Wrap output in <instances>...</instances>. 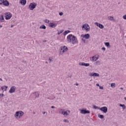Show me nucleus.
I'll return each mask as SVG.
<instances>
[{
  "instance_id": "obj_1",
  "label": "nucleus",
  "mask_w": 126,
  "mask_h": 126,
  "mask_svg": "<svg viewBox=\"0 0 126 126\" xmlns=\"http://www.w3.org/2000/svg\"><path fill=\"white\" fill-rule=\"evenodd\" d=\"M67 42L72 43L73 45H74L78 43V40H77V38L75 36L70 34L67 36Z\"/></svg>"
},
{
  "instance_id": "obj_2",
  "label": "nucleus",
  "mask_w": 126,
  "mask_h": 126,
  "mask_svg": "<svg viewBox=\"0 0 126 126\" xmlns=\"http://www.w3.org/2000/svg\"><path fill=\"white\" fill-rule=\"evenodd\" d=\"M24 115V112L22 111H17L15 114V118H21Z\"/></svg>"
},
{
  "instance_id": "obj_3",
  "label": "nucleus",
  "mask_w": 126,
  "mask_h": 126,
  "mask_svg": "<svg viewBox=\"0 0 126 126\" xmlns=\"http://www.w3.org/2000/svg\"><path fill=\"white\" fill-rule=\"evenodd\" d=\"M4 16L6 20H8L11 18L12 14L10 12H6L4 14Z\"/></svg>"
},
{
  "instance_id": "obj_4",
  "label": "nucleus",
  "mask_w": 126,
  "mask_h": 126,
  "mask_svg": "<svg viewBox=\"0 0 126 126\" xmlns=\"http://www.w3.org/2000/svg\"><path fill=\"white\" fill-rule=\"evenodd\" d=\"M36 6H37V4L36 3H31L29 5V8L31 10H33V9L36 8Z\"/></svg>"
},
{
  "instance_id": "obj_5",
  "label": "nucleus",
  "mask_w": 126,
  "mask_h": 126,
  "mask_svg": "<svg viewBox=\"0 0 126 126\" xmlns=\"http://www.w3.org/2000/svg\"><path fill=\"white\" fill-rule=\"evenodd\" d=\"M82 29H85L86 31L88 32L89 30H90V27L89 26V25L88 24H85L84 25H83L82 27Z\"/></svg>"
},
{
  "instance_id": "obj_6",
  "label": "nucleus",
  "mask_w": 126,
  "mask_h": 126,
  "mask_svg": "<svg viewBox=\"0 0 126 126\" xmlns=\"http://www.w3.org/2000/svg\"><path fill=\"white\" fill-rule=\"evenodd\" d=\"M79 111H81V114H90V111L87 110L86 109H79Z\"/></svg>"
},
{
  "instance_id": "obj_7",
  "label": "nucleus",
  "mask_w": 126,
  "mask_h": 126,
  "mask_svg": "<svg viewBox=\"0 0 126 126\" xmlns=\"http://www.w3.org/2000/svg\"><path fill=\"white\" fill-rule=\"evenodd\" d=\"M100 111L106 114L107 112H108V108L106 106H103L102 107H101L99 109Z\"/></svg>"
},
{
  "instance_id": "obj_8",
  "label": "nucleus",
  "mask_w": 126,
  "mask_h": 126,
  "mask_svg": "<svg viewBox=\"0 0 126 126\" xmlns=\"http://www.w3.org/2000/svg\"><path fill=\"white\" fill-rule=\"evenodd\" d=\"M81 37H83V38H85V39H89L90 38V34L89 33H87L84 34H82Z\"/></svg>"
},
{
  "instance_id": "obj_9",
  "label": "nucleus",
  "mask_w": 126,
  "mask_h": 126,
  "mask_svg": "<svg viewBox=\"0 0 126 126\" xmlns=\"http://www.w3.org/2000/svg\"><path fill=\"white\" fill-rule=\"evenodd\" d=\"M95 24L96 25V26H97V27L100 28V29H103V28H104V26L102 24L97 22L95 23Z\"/></svg>"
},
{
  "instance_id": "obj_10",
  "label": "nucleus",
  "mask_w": 126,
  "mask_h": 126,
  "mask_svg": "<svg viewBox=\"0 0 126 126\" xmlns=\"http://www.w3.org/2000/svg\"><path fill=\"white\" fill-rule=\"evenodd\" d=\"M33 96H34L35 98H39V96H40V94L38 92H35L32 93Z\"/></svg>"
},
{
  "instance_id": "obj_11",
  "label": "nucleus",
  "mask_w": 126,
  "mask_h": 126,
  "mask_svg": "<svg viewBox=\"0 0 126 126\" xmlns=\"http://www.w3.org/2000/svg\"><path fill=\"white\" fill-rule=\"evenodd\" d=\"M79 64V65H83L84 66H89V65H90V64L85 63H80Z\"/></svg>"
},
{
  "instance_id": "obj_12",
  "label": "nucleus",
  "mask_w": 126,
  "mask_h": 126,
  "mask_svg": "<svg viewBox=\"0 0 126 126\" xmlns=\"http://www.w3.org/2000/svg\"><path fill=\"white\" fill-rule=\"evenodd\" d=\"M61 51H62L63 53H64V52H66L68 49L67 47L65 46H64L63 47H62L61 49Z\"/></svg>"
},
{
  "instance_id": "obj_13",
  "label": "nucleus",
  "mask_w": 126,
  "mask_h": 126,
  "mask_svg": "<svg viewBox=\"0 0 126 126\" xmlns=\"http://www.w3.org/2000/svg\"><path fill=\"white\" fill-rule=\"evenodd\" d=\"M69 114H70V111L69 110L64 111L63 116L66 117V116H69Z\"/></svg>"
},
{
  "instance_id": "obj_14",
  "label": "nucleus",
  "mask_w": 126,
  "mask_h": 126,
  "mask_svg": "<svg viewBox=\"0 0 126 126\" xmlns=\"http://www.w3.org/2000/svg\"><path fill=\"white\" fill-rule=\"evenodd\" d=\"M3 4L5 6H8V5H9V2H8V1H7V0H4L3 2Z\"/></svg>"
},
{
  "instance_id": "obj_15",
  "label": "nucleus",
  "mask_w": 126,
  "mask_h": 126,
  "mask_svg": "<svg viewBox=\"0 0 126 126\" xmlns=\"http://www.w3.org/2000/svg\"><path fill=\"white\" fill-rule=\"evenodd\" d=\"M9 92V93H13L14 92H15V87H11Z\"/></svg>"
},
{
  "instance_id": "obj_16",
  "label": "nucleus",
  "mask_w": 126,
  "mask_h": 126,
  "mask_svg": "<svg viewBox=\"0 0 126 126\" xmlns=\"http://www.w3.org/2000/svg\"><path fill=\"white\" fill-rule=\"evenodd\" d=\"M57 24H54V23H50L49 24V27H51V28H55V27H56Z\"/></svg>"
},
{
  "instance_id": "obj_17",
  "label": "nucleus",
  "mask_w": 126,
  "mask_h": 126,
  "mask_svg": "<svg viewBox=\"0 0 126 126\" xmlns=\"http://www.w3.org/2000/svg\"><path fill=\"white\" fill-rule=\"evenodd\" d=\"M26 2H27V1L26 0H20V3L21 4H22V5H25L26 4Z\"/></svg>"
},
{
  "instance_id": "obj_18",
  "label": "nucleus",
  "mask_w": 126,
  "mask_h": 126,
  "mask_svg": "<svg viewBox=\"0 0 126 126\" xmlns=\"http://www.w3.org/2000/svg\"><path fill=\"white\" fill-rule=\"evenodd\" d=\"M0 22H4V18L3 17V15L0 16Z\"/></svg>"
},
{
  "instance_id": "obj_19",
  "label": "nucleus",
  "mask_w": 126,
  "mask_h": 126,
  "mask_svg": "<svg viewBox=\"0 0 126 126\" xmlns=\"http://www.w3.org/2000/svg\"><path fill=\"white\" fill-rule=\"evenodd\" d=\"M92 59V62H96V61L98 60V57L93 56Z\"/></svg>"
},
{
  "instance_id": "obj_20",
  "label": "nucleus",
  "mask_w": 126,
  "mask_h": 126,
  "mask_svg": "<svg viewBox=\"0 0 126 126\" xmlns=\"http://www.w3.org/2000/svg\"><path fill=\"white\" fill-rule=\"evenodd\" d=\"M59 113L61 114V115H64V109H60L59 110Z\"/></svg>"
},
{
  "instance_id": "obj_21",
  "label": "nucleus",
  "mask_w": 126,
  "mask_h": 126,
  "mask_svg": "<svg viewBox=\"0 0 126 126\" xmlns=\"http://www.w3.org/2000/svg\"><path fill=\"white\" fill-rule=\"evenodd\" d=\"M70 31H69V30H67L65 31L63 34L64 36H65V35H67V34H68V33H70Z\"/></svg>"
},
{
  "instance_id": "obj_22",
  "label": "nucleus",
  "mask_w": 126,
  "mask_h": 126,
  "mask_svg": "<svg viewBox=\"0 0 126 126\" xmlns=\"http://www.w3.org/2000/svg\"><path fill=\"white\" fill-rule=\"evenodd\" d=\"M1 89L2 90H4V91H6V90L7 89V86H5L3 87H1Z\"/></svg>"
},
{
  "instance_id": "obj_23",
  "label": "nucleus",
  "mask_w": 126,
  "mask_h": 126,
  "mask_svg": "<svg viewBox=\"0 0 126 126\" xmlns=\"http://www.w3.org/2000/svg\"><path fill=\"white\" fill-rule=\"evenodd\" d=\"M46 27L44 25H42L40 27V29H46Z\"/></svg>"
},
{
  "instance_id": "obj_24",
  "label": "nucleus",
  "mask_w": 126,
  "mask_h": 126,
  "mask_svg": "<svg viewBox=\"0 0 126 126\" xmlns=\"http://www.w3.org/2000/svg\"><path fill=\"white\" fill-rule=\"evenodd\" d=\"M93 76L99 77L100 76V75L98 73H94Z\"/></svg>"
},
{
  "instance_id": "obj_25",
  "label": "nucleus",
  "mask_w": 126,
  "mask_h": 126,
  "mask_svg": "<svg viewBox=\"0 0 126 126\" xmlns=\"http://www.w3.org/2000/svg\"><path fill=\"white\" fill-rule=\"evenodd\" d=\"M119 106H120V107H122L123 109H126V105H125V104H120L119 105Z\"/></svg>"
},
{
  "instance_id": "obj_26",
  "label": "nucleus",
  "mask_w": 126,
  "mask_h": 126,
  "mask_svg": "<svg viewBox=\"0 0 126 126\" xmlns=\"http://www.w3.org/2000/svg\"><path fill=\"white\" fill-rule=\"evenodd\" d=\"M108 19H109V20H114V17L113 16H109L108 17Z\"/></svg>"
},
{
  "instance_id": "obj_27",
  "label": "nucleus",
  "mask_w": 126,
  "mask_h": 126,
  "mask_svg": "<svg viewBox=\"0 0 126 126\" xmlns=\"http://www.w3.org/2000/svg\"><path fill=\"white\" fill-rule=\"evenodd\" d=\"M98 117L100 119H104V116L103 115L99 114L98 115Z\"/></svg>"
},
{
  "instance_id": "obj_28",
  "label": "nucleus",
  "mask_w": 126,
  "mask_h": 126,
  "mask_svg": "<svg viewBox=\"0 0 126 126\" xmlns=\"http://www.w3.org/2000/svg\"><path fill=\"white\" fill-rule=\"evenodd\" d=\"M115 85H116V84H115V83H111V87L112 88H115V87H116Z\"/></svg>"
},
{
  "instance_id": "obj_29",
  "label": "nucleus",
  "mask_w": 126,
  "mask_h": 126,
  "mask_svg": "<svg viewBox=\"0 0 126 126\" xmlns=\"http://www.w3.org/2000/svg\"><path fill=\"white\" fill-rule=\"evenodd\" d=\"M105 46H106V47H110V43L109 42H105Z\"/></svg>"
},
{
  "instance_id": "obj_30",
  "label": "nucleus",
  "mask_w": 126,
  "mask_h": 126,
  "mask_svg": "<svg viewBox=\"0 0 126 126\" xmlns=\"http://www.w3.org/2000/svg\"><path fill=\"white\" fill-rule=\"evenodd\" d=\"M94 109H98V110H100V107H98V106H96V105H94Z\"/></svg>"
},
{
  "instance_id": "obj_31",
  "label": "nucleus",
  "mask_w": 126,
  "mask_h": 126,
  "mask_svg": "<svg viewBox=\"0 0 126 126\" xmlns=\"http://www.w3.org/2000/svg\"><path fill=\"white\" fill-rule=\"evenodd\" d=\"M63 122H64V123H69V121L68 120H67V119H64V120H63Z\"/></svg>"
},
{
  "instance_id": "obj_32",
  "label": "nucleus",
  "mask_w": 126,
  "mask_h": 126,
  "mask_svg": "<svg viewBox=\"0 0 126 126\" xmlns=\"http://www.w3.org/2000/svg\"><path fill=\"white\" fill-rule=\"evenodd\" d=\"M4 1V0H0V5L2 4V3H3Z\"/></svg>"
},
{
  "instance_id": "obj_33",
  "label": "nucleus",
  "mask_w": 126,
  "mask_h": 126,
  "mask_svg": "<svg viewBox=\"0 0 126 126\" xmlns=\"http://www.w3.org/2000/svg\"><path fill=\"white\" fill-rule=\"evenodd\" d=\"M63 30H62L60 31V32H59L58 34L60 35V34H62V33H63Z\"/></svg>"
},
{
  "instance_id": "obj_34",
  "label": "nucleus",
  "mask_w": 126,
  "mask_h": 126,
  "mask_svg": "<svg viewBox=\"0 0 126 126\" xmlns=\"http://www.w3.org/2000/svg\"><path fill=\"white\" fill-rule=\"evenodd\" d=\"M63 15V12L59 13V15H60V16H62V15Z\"/></svg>"
},
{
  "instance_id": "obj_35",
  "label": "nucleus",
  "mask_w": 126,
  "mask_h": 126,
  "mask_svg": "<svg viewBox=\"0 0 126 126\" xmlns=\"http://www.w3.org/2000/svg\"><path fill=\"white\" fill-rule=\"evenodd\" d=\"M46 23H49L50 22V21L48 19L45 20Z\"/></svg>"
},
{
  "instance_id": "obj_36",
  "label": "nucleus",
  "mask_w": 126,
  "mask_h": 126,
  "mask_svg": "<svg viewBox=\"0 0 126 126\" xmlns=\"http://www.w3.org/2000/svg\"><path fill=\"white\" fill-rule=\"evenodd\" d=\"M93 74H94V73H89L90 76H93Z\"/></svg>"
},
{
  "instance_id": "obj_37",
  "label": "nucleus",
  "mask_w": 126,
  "mask_h": 126,
  "mask_svg": "<svg viewBox=\"0 0 126 126\" xmlns=\"http://www.w3.org/2000/svg\"><path fill=\"white\" fill-rule=\"evenodd\" d=\"M123 18L124 19L126 20V15H124L123 17Z\"/></svg>"
},
{
  "instance_id": "obj_38",
  "label": "nucleus",
  "mask_w": 126,
  "mask_h": 126,
  "mask_svg": "<svg viewBox=\"0 0 126 126\" xmlns=\"http://www.w3.org/2000/svg\"><path fill=\"white\" fill-rule=\"evenodd\" d=\"M101 50H102V51H106V48L105 47H102Z\"/></svg>"
},
{
  "instance_id": "obj_39",
  "label": "nucleus",
  "mask_w": 126,
  "mask_h": 126,
  "mask_svg": "<svg viewBox=\"0 0 126 126\" xmlns=\"http://www.w3.org/2000/svg\"><path fill=\"white\" fill-rule=\"evenodd\" d=\"M99 89H101V90H103V89H104V87L100 86L99 87Z\"/></svg>"
},
{
  "instance_id": "obj_40",
  "label": "nucleus",
  "mask_w": 126,
  "mask_h": 126,
  "mask_svg": "<svg viewBox=\"0 0 126 126\" xmlns=\"http://www.w3.org/2000/svg\"><path fill=\"white\" fill-rule=\"evenodd\" d=\"M82 40L84 42V43H86V39H83V38H82Z\"/></svg>"
},
{
  "instance_id": "obj_41",
  "label": "nucleus",
  "mask_w": 126,
  "mask_h": 126,
  "mask_svg": "<svg viewBox=\"0 0 126 126\" xmlns=\"http://www.w3.org/2000/svg\"><path fill=\"white\" fill-rule=\"evenodd\" d=\"M49 63H51V62L53 61V60L51 59V58H49Z\"/></svg>"
},
{
  "instance_id": "obj_42",
  "label": "nucleus",
  "mask_w": 126,
  "mask_h": 126,
  "mask_svg": "<svg viewBox=\"0 0 126 126\" xmlns=\"http://www.w3.org/2000/svg\"><path fill=\"white\" fill-rule=\"evenodd\" d=\"M22 63H26V61L23 60V61H22Z\"/></svg>"
},
{
  "instance_id": "obj_43",
  "label": "nucleus",
  "mask_w": 126,
  "mask_h": 126,
  "mask_svg": "<svg viewBox=\"0 0 126 126\" xmlns=\"http://www.w3.org/2000/svg\"><path fill=\"white\" fill-rule=\"evenodd\" d=\"M1 97H4V94H1Z\"/></svg>"
},
{
  "instance_id": "obj_44",
  "label": "nucleus",
  "mask_w": 126,
  "mask_h": 126,
  "mask_svg": "<svg viewBox=\"0 0 126 126\" xmlns=\"http://www.w3.org/2000/svg\"><path fill=\"white\" fill-rule=\"evenodd\" d=\"M51 109H55V106H51Z\"/></svg>"
},
{
  "instance_id": "obj_45",
  "label": "nucleus",
  "mask_w": 126,
  "mask_h": 126,
  "mask_svg": "<svg viewBox=\"0 0 126 126\" xmlns=\"http://www.w3.org/2000/svg\"><path fill=\"white\" fill-rule=\"evenodd\" d=\"M96 86H98L99 87H100V85H99V84H96Z\"/></svg>"
},
{
  "instance_id": "obj_46",
  "label": "nucleus",
  "mask_w": 126,
  "mask_h": 126,
  "mask_svg": "<svg viewBox=\"0 0 126 126\" xmlns=\"http://www.w3.org/2000/svg\"><path fill=\"white\" fill-rule=\"evenodd\" d=\"M42 114H43V115H45V114H46V112L43 111V112H42Z\"/></svg>"
},
{
  "instance_id": "obj_47",
  "label": "nucleus",
  "mask_w": 126,
  "mask_h": 126,
  "mask_svg": "<svg viewBox=\"0 0 126 126\" xmlns=\"http://www.w3.org/2000/svg\"><path fill=\"white\" fill-rule=\"evenodd\" d=\"M96 63L99 64L100 63V62L99 61H96Z\"/></svg>"
},
{
  "instance_id": "obj_48",
  "label": "nucleus",
  "mask_w": 126,
  "mask_h": 126,
  "mask_svg": "<svg viewBox=\"0 0 126 126\" xmlns=\"http://www.w3.org/2000/svg\"><path fill=\"white\" fill-rule=\"evenodd\" d=\"M13 26H14L13 25H11V28H12V27H13Z\"/></svg>"
},
{
  "instance_id": "obj_49",
  "label": "nucleus",
  "mask_w": 126,
  "mask_h": 126,
  "mask_svg": "<svg viewBox=\"0 0 126 126\" xmlns=\"http://www.w3.org/2000/svg\"><path fill=\"white\" fill-rule=\"evenodd\" d=\"M43 42H44V43H46V42H47V40H43Z\"/></svg>"
},
{
  "instance_id": "obj_50",
  "label": "nucleus",
  "mask_w": 126,
  "mask_h": 126,
  "mask_svg": "<svg viewBox=\"0 0 126 126\" xmlns=\"http://www.w3.org/2000/svg\"><path fill=\"white\" fill-rule=\"evenodd\" d=\"M2 27V26L1 25H0V28H1Z\"/></svg>"
},
{
  "instance_id": "obj_51",
  "label": "nucleus",
  "mask_w": 126,
  "mask_h": 126,
  "mask_svg": "<svg viewBox=\"0 0 126 126\" xmlns=\"http://www.w3.org/2000/svg\"><path fill=\"white\" fill-rule=\"evenodd\" d=\"M0 81H2V79H1V78H0Z\"/></svg>"
},
{
  "instance_id": "obj_52",
  "label": "nucleus",
  "mask_w": 126,
  "mask_h": 126,
  "mask_svg": "<svg viewBox=\"0 0 126 126\" xmlns=\"http://www.w3.org/2000/svg\"><path fill=\"white\" fill-rule=\"evenodd\" d=\"M76 86H78L79 85H78V83H76Z\"/></svg>"
},
{
  "instance_id": "obj_53",
  "label": "nucleus",
  "mask_w": 126,
  "mask_h": 126,
  "mask_svg": "<svg viewBox=\"0 0 126 126\" xmlns=\"http://www.w3.org/2000/svg\"><path fill=\"white\" fill-rule=\"evenodd\" d=\"M120 89H121V90H123L124 89V88H120Z\"/></svg>"
},
{
  "instance_id": "obj_54",
  "label": "nucleus",
  "mask_w": 126,
  "mask_h": 126,
  "mask_svg": "<svg viewBox=\"0 0 126 126\" xmlns=\"http://www.w3.org/2000/svg\"><path fill=\"white\" fill-rule=\"evenodd\" d=\"M47 99H48L49 100H52V99H50V98L48 97Z\"/></svg>"
},
{
  "instance_id": "obj_55",
  "label": "nucleus",
  "mask_w": 126,
  "mask_h": 126,
  "mask_svg": "<svg viewBox=\"0 0 126 126\" xmlns=\"http://www.w3.org/2000/svg\"><path fill=\"white\" fill-rule=\"evenodd\" d=\"M1 96V94H0V96Z\"/></svg>"
},
{
  "instance_id": "obj_56",
  "label": "nucleus",
  "mask_w": 126,
  "mask_h": 126,
  "mask_svg": "<svg viewBox=\"0 0 126 126\" xmlns=\"http://www.w3.org/2000/svg\"><path fill=\"white\" fill-rule=\"evenodd\" d=\"M125 100H126V97H125Z\"/></svg>"
},
{
  "instance_id": "obj_57",
  "label": "nucleus",
  "mask_w": 126,
  "mask_h": 126,
  "mask_svg": "<svg viewBox=\"0 0 126 126\" xmlns=\"http://www.w3.org/2000/svg\"><path fill=\"white\" fill-rule=\"evenodd\" d=\"M33 114H35V112H33Z\"/></svg>"
},
{
  "instance_id": "obj_58",
  "label": "nucleus",
  "mask_w": 126,
  "mask_h": 126,
  "mask_svg": "<svg viewBox=\"0 0 126 126\" xmlns=\"http://www.w3.org/2000/svg\"><path fill=\"white\" fill-rule=\"evenodd\" d=\"M46 63H47V62H46Z\"/></svg>"
}]
</instances>
